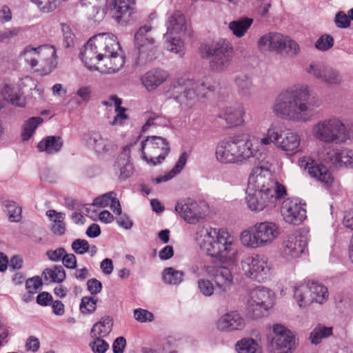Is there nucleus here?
<instances>
[{"label":"nucleus","instance_id":"1","mask_svg":"<svg viewBox=\"0 0 353 353\" xmlns=\"http://www.w3.org/2000/svg\"><path fill=\"white\" fill-rule=\"evenodd\" d=\"M80 58L89 70L114 74L125 64V56L117 37L101 33L90 38L80 53Z\"/></svg>","mask_w":353,"mask_h":353},{"label":"nucleus","instance_id":"2","mask_svg":"<svg viewBox=\"0 0 353 353\" xmlns=\"http://www.w3.org/2000/svg\"><path fill=\"white\" fill-rule=\"evenodd\" d=\"M307 84H296L282 91L275 99L272 112L279 118L294 123L311 121L314 109L322 104L321 99L312 94Z\"/></svg>","mask_w":353,"mask_h":353},{"label":"nucleus","instance_id":"3","mask_svg":"<svg viewBox=\"0 0 353 353\" xmlns=\"http://www.w3.org/2000/svg\"><path fill=\"white\" fill-rule=\"evenodd\" d=\"M271 168L269 161H261L250 175L246 202L253 212L274 206L278 199L286 195L285 188L274 179Z\"/></svg>","mask_w":353,"mask_h":353},{"label":"nucleus","instance_id":"4","mask_svg":"<svg viewBox=\"0 0 353 353\" xmlns=\"http://www.w3.org/2000/svg\"><path fill=\"white\" fill-rule=\"evenodd\" d=\"M195 239L208 256L228 266L239 260V248L234 237L225 229L199 225Z\"/></svg>","mask_w":353,"mask_h":353},{"label":"nucleus","instance_id":"5","mask_svg":"<svg viewBox=\"0 0 353 353\" xmlns=\"http://www.w3.org/2000/svg\"><path fill=\"white\" fill-rule=\"evenodd\" d=\"M215 157L221 164L243 165L251 159L261 161L258 157V149L251 138L236 136L219 141L216 147Z\"/></svg>","mask_w":353,"mask_h":353},{"label":"nucleus","instance_id":"6","mask_svg":"<svg viewBox=\"0 0 353 353\" xmlns=\"http://www.w3.org/2000/svg\"><path fill=\"white\" fill-rule=\"evenodd\" d=\"M209 88L204 83L179 79L172 81L165 94L180 104L182 108H192L204 97Z\"/></svg>","mask_w":353,"mask_h":353},{"label":"nucleus","instance_id":"7","mask_svg":"<svg viewBox=\"0 0 353 353\" xmlns=\"http://www.w3.org/2000/svg\"><path fill=\"white\" fill-rule=\"evenodd\" d=\"M279 228L274 222L256 223L243 230L239 236L242 245L250 249H256L270 245L279 236Z\"/></svg>","mask_w":353,"mask_h":353},{"label":"nucleus","instance_id":"8","mask_svg":"<svg viewBox=\"0 0 353 353\" xmlns=\"http://www.w3.org/2000/svg\"><path fill=\"white\" fill-rule=\"evenodd\" d=\"M20 59L32 68L37 67L43 74L50 73L57 65V56L55 48L49 45L37 48L26 46L21 52Z\"/></svg>","mask_w":353,"mask_h":353},{"label":"nucleus","instance_id":"9","mask_svg":"<svg viewBox=\"0 0 353 353\" xmlns=\"http://www.w3.org/2000/svg\"><path fill=\"white\" fill-rule=\"evenodd\" d=\"M311 134L316 140L326 143H343L349 137L343 122L335 117L318 121L312 125Z\"/></svg>","mask_w":353,"mask_h":353},{"label":"nucleus","instance_id":"10","mask_svg":"<svg viewBox=\"0 0 353 353\" xmlns=\"http://www.w3.org/2000/svg\"><path fill=\"white\" fill-rule=\"evenodd\" d=\"M293 298L300 308H305L313 303L322 304L329 296L327 288L316 282L296 283L292 286Z\"/></svg>","mask_w":353,"mask_h":353},{"label":"nucleus","instance_id":"11","mask_svg":"<svg viewBox=\"0 0 353 353\" xmlns=\"http://www.w3.org/2000/svg\"><path fill=\"white\" fill-rule=\"evenodd\" d=\"M258 47L263 52H276L285 53L290 57L299 54V45L290 37L278 32H268L259 38Z\"/></svg>","mask_w":353,"mask_h":353},{"label":"nucleus","instance_id":"12","mask_svg":"<svg viewBox=\"0 0 353 353\" xmlns=\"http://www.w3.org/2000/svg\"><path fill=\"white\" fill-rule=\"evenodd\" d=\"M137 63L144 65L155 57L157 43L151 26H141L134 35Z\"/></svg>","mask_w":353,"mask_h":353},{"label":"nucleus","instance_id":"13","mask_svg":"<svg viewBox=\"0 0 353 353\" xmlns=\"http://www.w3.org/2000/svg\"><path fill=\"white\" fill-rule=\"evenodd\" d=\"M241 266L247 278L259 283L265 282L272 276V264L265 256L245 255L241 259Z\"/></svg>","mask_w":353,"mask_h":353},{"label":"nucleus","instance_id":"14","mask_svg":"<svg viewBox=\"0 0 353 353\" xmlns=\"http://www.w3.org/2000/svg\"><path fill=\"white\" fill-rule=\"evenodd\" d=\"M142 159L147 164L155 166L161 164L170 152L167 140L161 137H148L141 142Z\"/></svg>","mask_w":353,"mask_h":353},{"label":"nucleus","instance_id":"15","mask_svg":"<svg viewBox=\"0 0 353 353\" xmlns=\"http://www.w3.org/2000/svg\"><path fill=\"white\" fill-rule=\"evenodd\" d=\"M272 336H269L268 346L272 353H292L296 348L295 334L282 324L272 325Z\"/></svg>","mask_w":353,"mask_h":353},{"label":"nucleus","instance_id":"16","mask_svg":"<svg viewBox=\"0 0 353 353\" xmlns=\"http://www.w3.org/2000/svg\"><path fill=\"white\" fill-rule=\"evenodd\" d=\"M205 57L210 59V68L213 72H223L231 63L233 48L228 41H219L208 48Z\"/></svg>","mask_w":353,"mask_h":353},{"label":"nucleus","instance_id":"17","mask_svg":"<svg viewBox=\"0 0 353 353\" xmlns=\"http://www.w3.org/2000/svg\"><path fill=\"white\" fill-rule=\"evenodd\" d=\"M305 72L312 78L327 85H338L343 82V76L337 69L321 61H312L305 68Z\"/></svg>","mask_w":353,"mask_h":353},{"label":"nucleus","instance_id":"18","mask_svg":"<svg viewBox=\"0 0 353 353\" xmlns=\"http://www.w3.org/2000/svg\"><path fill=\"white\" fill-rule=\"evenodd\" d=\"M201 268L206 276L212 279L219 293H225L231 289L233 285V275L228 267L202 265Z\"/></svg>","mask_w":353,"mask_h":353},{"label":"nucleus","instance_id":"19","mask_svg":"<svg viewBox=\"0 0 353 353\" xmlns=\"http://www.w3.org/2000/svg\"><path fill=\"white\" fill-rule=\"evenodd\" d=\"M307 245L305 237L296 234L289 235L281 243V256L287 261H293L305 253Z\"/></svg>","mask_w":353,"mask_h":353},{"label":"nucleus","instance_id":"20","mask_svg":"<svg viewBox=\"0 0 353 353\" xmlns=\"http://www.w3.org/2000/svg\"><path fill=\"white\" fill-rule=\"evenodd\" d=\"M321 159L331 163L336 168L345 165L353 168V150L348 148H335L332 146L325 148V152L321 154Z\"/></svg>","mask_w":353,"mask_h":353},{"label":"nucleus","instance_id":"21","mask_svg":"<svg viewBox=\"0 0 353 353\" xmlns=\"http://www.w3.org/2000/svg\"><path fill=\"white\" fill-rule=\"evenodd\" d=\"M299 167L305 170H307L309 176L320 181L327 188H330L334 183V177L327 168L314 164V160L310 157H303L298 161Z\"/></svg>","mask_w":353,"mask_h":353},{"label":"nucleus","instance_id":"22","mask_svg":"<svg viewBox=\"0 0 353 353\" xmlns=\"http://www.w3.org/2000/svg\"><path fill=\"white\" fill-rule=\"evenodd\" d=\"M281 212L286 223L299 225L306 218V211L295 199L283 201Z\"/></svg>","mask_w":353,"mask_h":353},{"label":"nucleus","instance_id":"23","mask_svg":"<svg viewBox=\"0 0 353 353\" xmlns=\"http://www.w3.org/2000/svg\"><path fill=\"white\" fill-rule=\"evenodd\" d=\"M245 327L244 318L237 312L233 311L222 315L216 322V327L223 332L240 331Z\"/></svg>","mask_w":353,"mask_h":353},{"label":"nucleus","instance_id":"24","mask_svg":"<svg viewBox=\"0 0 353 353\" xmlns=\"http://www.w3.org/2000/svg\"><path fill=\"white\" fill-rule=\"evenodd\" d=\"M176 212L189 223H196L203 216L199 205L194 201H180L175 206Z\"/></svg>","mask_w":353,"mask_h":353},{"label":"nucleus","instance_id":"25","mask_svg":"<svg viewBox=\"0 0 353 353\" xmlns=\"http://www.w3.org/2000/svg\"><path fill=\"white\" fill-rule=\"evenodd\" d=\"M133 147L132 144L125 146L114 163V171L122 180L126 179L132 174L133 166L130 159L131 148Z\"/></svg>","mask_w":353,"mask_h":353},{"label":"nucleus","instance_id":"26","mask_svg":"<svg viewBox=\"0 0 353 353\" xmlns=\"http://www.w3.org/2000/svg\"><path fill=\"white\" fill-rule=\"evenodd\" d=\"M168 77L169 74L167 71L154 68L144 73L140 80L142 85L148 92H153L165 82Z\"/></svg>","mask_w":353,"mask_h":353},{"label":"nucleus","instance_id":"27","mask_svg":"<svg viewBox=\"0 0 353 353\" xmlns=\"http://www.w3.org/2000/svg\"><path fill=\"white\" fill-rule=\"evenodd\" d=\"M277 148L288 152L295 153L299 150L301 139L299 133L293 131L281 132L278 130Z\"/></svg>","mask_w":353,"mask_h":353},{"label":"nucleus","instance_id":"28","mask_svg":"<svg viewBox=\"0 0 353 353\" xmlns=\"http://www.w3.org/2000/svg\"><path fill=\"white\" fill-rule=\"evenodd\" d=\"M134 3V0H112L114 19L120 24L128 23L133 13Z\"/></svg>","mask_w":353,"mask_h":353},{"label":"nucleus","instance_id":"29","mask_svg":"<svg viewBox=\"0 0 353 353\" xmlns=\"http://www.w3.org/2000/svg\"><path fill=\"white\" fill-rule=\"evenodd\" d=\"M86 145L98 154H104L113 150L112 141L104 139L101 134L95 131L90 132L84 137Z\"/></svg>","mask_w":353,"mask_h":353},{"label":"nucleus","instance_id":"30","mask_svg":"<svg viewBox=\"0 0 353 353\" xmlns=\"http://www.w3.org/2000/svg\"><path fill=\"white\" fill-rule=\"evenodd\" d=\"M168 35L182 36L186 31L187 26L184 15L179 11L172 13L166 22Z\"/></svg>","mask_w":353,"mask_h":353},{"label":"nucleus","instance_id":"31","mask_svg":"<svg viewBox=\"0 0 353 353\" xmlns=\"http://www.w3.org/2000/svg\"><path fill=\"white\" fill-rule=\"evenodd\" d=\"M244 114V108L242 105H237L223 109L221 112L219 117L224 119L228 126L234 127L243 123Z\"/></svg>","mask_w":353,"mask_h":353},{"label":"nucleus","instance_id":"32","mask_svg":"<svg viewBox=\"0 0 353 353\" xmlns=\"http://www.w3.org/2000/svg\"><path fill=\"white\" fill-rule=\"evenodd\" d=\"M110 205L111 210L116 214H121V208L119 201L116 197V193L113 191L103 194L95 198L92 205L99 208H105Z\"/></svg>","mask_w":353,"mask_h":353},{"label":"nucleus","instance_id":"33","mask_svg":"<svg viewBox=\"0 0 353 353\" xmlns=\"http://www.w3.org/2000/svg\"><path fill=\"white\" fill-rule=\"evenodd\" d=\"M278 128L276 127L269 128L266 133L261 138L255 139L253 137L252 139L254 143V148L258 149V155L262 157L261 151L265 150L269 145L274 143L277 147V139H279Z\"/></svg>","mask_w":353,"mask_h":353},{"label":"nucleus","instance_id":"34","mask_svg":"<svg viewBox=\"0 0 353 353\" xmlns=\"http://www.w3.org/2000/svg\"><path fill=\"white\" fill-rule=\"evenodd\" d=\"M237 353H262V345L260 339L244 337L235 344Z\"/></svg>","mask_w":353,"mask_h":353},{"label":"nucleus","instance_id":"35","mask_svg":"<svg viewBox=\"0 0 353 353\" xmlns=\"http://www.w3.org/2000/svg\"><path fill=\"white\" fill-rule=\"evenodd\" d=\"M2 95L5 99L14 105L19 107L25 105V97L18 85L6 83L2 90Z\"/></svg>","mask_w":353,"mask_h":353},{"label":"nucleus","instance_id":"36","mask_svg":"<svg viewBox=\"0 0 353 353\" xmlns=\"http://www.w3.org/2000/svg\"><path fill=\"white\" fill-rule=\"evenodd\" d=\"M113 327V319L110 316H105L101 318L100 321L95 323L91 330V337H105L112 331Z\"/></svg>","mask_w":353,"mask_h":353},{"label":"nucleus","instance_id":"37","mask_svg":"<svg viewBox=\"0 0 353 353\" xmlns=\"http://www.w3.org/2000/svg\"><path fill=\"white\" fill-rule=\"evenodd\" d=\"M17 85L23 96L26 92H30L32 97L34 99L41 98L42 90L39 87L38 82L32 77L26 76L20 79Z\"/></svg>","mask_w":353,"mask_h":353},{"label":"nucleus","instance_id":"38","mask_svg":"<svg viewBox=\"0 0 353 353\" xmlns=\"http://www.w3.org/2000/svg\"><path fill=\"white\" fill-rule=\"evenodd\" d=\"M63 146V141L60 137L48 136L43 139L37 145L40 152L53 154L59 152Z\"/></svg>","mask_w":353,"mask_h":353},{"label":"nucleus","instance_id":"39","mask_svg":"<svg viewBox=\"0 0 353 353\" xmlns=\"http://www.w3.org/2000/svg\"><path fill=\"white\" fill-rule=\"evenodd\" d=\"M253 19L242 17L229 23L228 28L237 38H241L245 35L248 30L253 23Z\"/></svg>","mask_w":353,"mask_h":353},{"label":"nucleus","instance_id":"40","mask_svg":"<svg viewBox=\"0 0 353 353\" xmlns=\"http://www.w3.org/2000/svg\"><path fill=\"white\" fill-rule=\"evenodd\" d=\"M271 291L263 287H259L254 289L250 296L248 301H250L251 306L258 304L260 307H263V305H268L270 301Z\"/></svg>","mask_w":353,"mask_h":353},{"label":"nucleus","instance_id":"41","mask_svg":"<svg viewBox=\"0 0 353 353\" xmlns=\"http://www.w3.org/2000/svg\"><path fill=\"white\" fill-rule=\"evenodd\" d=\"M46 216L53 221L52 230L55 234L62 235L65 231V225L63 222L65 214L57 212L54 210H49L46 212Z\"/></svg>","mask_w":353,"mask_h":353},{"label":"nucleus","instance_id":"42","mask_svg":"<svg viewBox=\"0 0 353 353\" xmlns=\"http://www.w3.org/2000/svg\"><path fill=\"white\" fill-rule=\"evenodd\" d=\"M42 276L46 282L61 283L65 279V272L61 265H55L43 270Z\"/></svg>","mask_w":353,"mask_h":353},{"label":"nucleus","instance_id":"43","mask_svg":"<svg viewBox=\"0 0 353 353\" xmlns=\"http://www.w3.org/2000/svg\"><path fill=\"white\" fill-rule=\"evenodd\" d=\"M181 37V36L178 35L175 37L174 35L165 34V47L167 50L182 57L185 54V45Z\"/></svg>","mask_w":353,"mask_h":353},{"label":"nucleus","instance_id":"44","mask_svg":"<svg viewBox=\"0 0 353 353\" xmlns=\"http://www.w3.org/2000/svg\"><path fill=\"white\" fill-rule=\"evenodd\" d=\"M184 272L181 270H177L174 268L169 267L163 270L162 273L163 281L168 285H178L183 281Z\"/></svg>","mask_w":353,"mask_h":353},{"label":"nucleus","instance_id":"45","mask_svg":"<svg viewBox=\"0 0 353 353\" xmlns=\"http://www.w3.org/2000/svg\"><path fill=\"white\" fill-rule=\"evenodd\" d=\"M234 83L241 96L249 97L251 95L253 84L250 77L241 74L235 77Z\"/></svg>","mask_w":353,"mask_h":353},{"label":"nucleus","instance_id":"46","mask_svg":"<svg viewBox=\"0 0 353 353\" xmlns=\"http://www.w3.org/2000/svg\"><path fill=\"white\" fill-rule=\"evenodd\" d=\"M332 334V327L318 325L310 333V339L312 344L318 345L324 338Z\"/></svg>","mask_w":353,"mask_h":353},{"label":"nucleus","instance_id":"47","mask_svg":"<svg viewBox=\"0 0 353 353\" xmlns=\"http://www.w3.org/2000/svg\"><path fill=\"white\" fill-rule=\"evenodd\" d=\"M43 121V119L40 117H31L28 119L23 125L22 132L23 140H28L32 136L38 125Z\"/></svg>","mask_w":353,"mask_h":353},{"label":"nucleus","instance_id":"48","mask_svg":"<svg viewBox=\"0 0 353 353\" xmlns=\"http://www.w3.org/2000/svg\"><path fill=\"white\" fill-rule=\"evenodd\" d=\"M112 99H114L116 101L115 112H117V114L110 123L112 126L122 125L128 119V115L125 113L126 109L121 106L122 102L120 99L113 97Z\"/></svg>","mask_w":353,"mask_h":353},{"label":"nucleus","instance_id":"49","mask_svg":"<svg viewBox=\"0 0 353 353\" xmlns=\"http://www.w3.org/2000/svg\"><path fill=\"white\" fill-rule=\"evenodd\" d=\"M160 353H179V343L173 338H168L159 343Z\"/></svg>","mask_w":353,"mask_h":353},{"label":"nucleus","instance_id":"50","mask_svg":"<svg viewBox=\"0 0 353 353\" xmlns=\"http://www.w3.org/2000/svg\"><path fill=\"white\" fill-rule=\"evenodd\" d=\"M199 292L205 296H211L216 289L212 279L201 278L197 281Z\"/></svg>","mask_w":353,"mask_h":353},{"label":"nucleus","instance_id":"51","mask_svg":"<svg viewBox=\"0 0 353 353\" xmlns=\"http://www.w3.org/2000/svg\"><path fill=\"white\" fill-rule=\"evenodd\" d=\"M5 210L8 212L9 219L12 222H17L21 219V209L17 206L16 203L13 201H6L4 203Z\"/></svg>","mask_w":353,"mask_h":353},{"label":"nucleus","instance_id":"52","mask_svg":"<svg viewBox=\"0 0 353 353\" xmlns=\"http://www.w3.org/2000/svg\"><path fill=\"white\" fill-rule=\"evenodd\" d=\"M61 0H37L33 2L39 10L44 13L54 11L60 4Z\"/></svg>","mask_w":353,"mask_h":353},{"label":"nucleus","instance_id":"53","mask_svg":"<svg viewBox=\"0 0 353 353\" xmlns=\"http://www.w3.org/2000/svg\"><path fill=\"white\" fill-rule=\"evenodd\" d=\"M334 46V39L330 34L321 35L315 42V48L320 51H327Z\"/></svg>","mask_w":353,"mask_h":353},{"label":"nucleus","instance_id":"54","mask_svg":"<svg viewBox=\"0 0 353 353\" xmlns=\"http://www.w3.org/2000/svg\"><path fill=\"white\" fill-rule=\"evenodd\" d=\"M97 300L93 297L84 296L81 299L80 310L83 314H90L97 308Z\"/></svg>","mask_w":353,"mask_h":353},{"label":"nucleus","instance_id":"55","mask_svg":"<svg viewBox=\"0 0 353 353\" xmlns=\"http://www.w3.org/2000/svg\"><path fill=\"white\" fill-rule=\"evenodd\" d=\"M94 341L90 344L92 351L94 353H105L109 347V345L105 342L103 337H92Z\"/></svg>","mask_w":353,"mask_h":353},{"label":"nucleus","instance_id":"56","mask_svg":"<svg viewBox=\"0 0 353 353\" xmlns=\"http://www.w3.org/2000/svg\"><path fill=\"white\" fill-rule=\"evenodd\" d=\"M71 246L72 250L77 254H83L89 251V243L85 239H76Z\"/></svg>","mask_w":353,"mask_h":353},{"label":"nucleus","instance_id":"57","mask_svg":"<svg viewBox=\"0 0 353 353\" xmlns=\"http://www.w3.org/2000/svg\"><path fill=\"white\" fill-rule=\"evenodd\" d=\"M134 315L135 319L141 323L151 322L154 319V315L152 312L141 308L134 310Z\"/></svg>","mask_w":353,"mask_h":353},{"label":"nucleus","instance_id":"58","mask_svg":"<svg viewBox=\"0 0 353 353\" xmlns=\"http://www.w3.org/2000/svg\"><path fill=\"white\" fill-rule=\"evenodd\" d=\"M42 285V281L39 276L28 279L26 282V287L28 292L34 294Z\"/></svg>","mask_w":353,"mask_h":353},{"label":"nucleus","instance_id":"59","mask_svg":"<svg viewBox=\"0 0 353 353\" xmlns=\"http://www.w3.org/2000/svg\"><path fill=\"white\" fill-rule=\"evenodd\" d=\"M268 308V305H263V307H260L258 304L251 306L250 301H248V310L251 317L254 319L260 318L263 316Z\"/></svg>","mask_w":353,"mask_h":353},{"label":"nucleus","instance_id":"60","mask_svg":"<svg viewBox=\"0 0 353 353\" xmlns=\"http://www.w3.org/2000/svg\"><path fill=\"white\" fill-rule=\"evenodd\" d=\"M61 29L63 36V41L66 48H69L74 43V34L70 28L65 24L61 25Z\"/></svg>","mask_w":353,"mask_h":353},{"label":"nucleus","instance_id":"61","mask_svg":"<svg viewBox=\"0 0 353 353\" xmlns=\"http://www.w3.org/2000/svg\"><path fill=\"white\" fill-rule=\"evenodd\" d=\"M21 30L20 28H12L0 32V42L4 43L8 41L10 39L17 36Z\"/></svg>","mask_w":353,"mask_h":353},{"label":"nucleus","instance_id":"62","mask_svg":"<svg viewBox=\"0 0 353 353\" xmlns=\"http://www.w3.org/2000/svg\"><path fill=\"white\" fill-rule=\"evenodd\" d=\"M334 22L338 28H345L350 26V20L348 15L343 12H339L335 16Z\"/></svg>","mask_w":353,"mask_h":353},{"label":"nucleus","instance_id":"63","mask_svg":"<svg viewBox=\"0 0 353 353\" xmlns=\"http://www.w3.org/2000/svg\"><path fill=\"white\" fill-rule=\"evenodd\" d=\"M65 250L63 248H59L54 250H48L46 252V255L48 259L54 262L62 261L63 255L65 254Z\"/></svg>","mask_w":353,"mask_h":353},{"label":"nucleus","instance_id":"64","mask_svg":"<svg viewBox=\"0 0 353 353\" xmlns=\"http://www.w3.org/2000/svg\"><path fill=\"white\" fill-rule=\"evenodd\" d=\"M88 289L92 294H97L101 291L102 284L96 279H91L87 282Z\"/></svg>","mask_w":353,"mask_h":353}]
</instances>
